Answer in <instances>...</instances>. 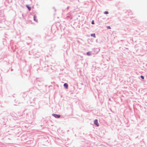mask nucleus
Wrapping results in <instances>:
<instances>
[{
    "label": "nucleus",
    "instance_id": "9b49d317",
    "mask_svg": "<svg viewBox=\"0 0 147 147\" xmlns=\"http://www.w3.org/2000/svg\"><path fill=\"white\" fill-rule=\"evenodd\" d=\"M91 23L92 24H94V22L93 20L92 22Z\"/></svg>",
    "mask_w": 147,
    "mask_h": 147
},
{
    "label": "nucleus",
    "instance_id": "7ed1b4c3",
    "mask_svg": "<svg viewBox=\"0 0 147 147\" xmlns=\"http://www.w3.org/2000/svg\"><path fill=\"white\" fill-rule=\"evenodd\" d=\"M64 86L66 89L68 88V84L67 83H65L63 85Z\"/></svg>",
    "mask_w": 147,
    "mask_h": 147
},
{
    "label": "nucleus",
    "instance_id": "f03ea898",
    "mask_svg": "<svg viewBox=\"0 0 147 147\" xmlns=\"http://www.w3.org/2000/svg\"><path fill=\"white\" fill-rule=\"evenodd\" d=\"M52 115L54 117L57 118H59L61 116L60 115H57L53 114Z\"/></svg>",
    "mask_w": 147,
    "mask_h": 147
},
{
    "label": "nucleus",
    "instance_id": "f257e3e1",
    "mask_svg": "<svg viewBox=\"0 0 147 147\" xmlns=\"http://www.w3.org/2000/svg\"><path fill=\"white\" fill-rule=\"evenodd\" d=\"M94 123L97 126H99V125L98 122V120L97 119H95L94 121Z\"/></svg>",
    "mask_w": 147,
    "mask_h": 147
},
{
    "label": "nucleus",
    "instance_id": "9d476101",
    "mask_svg": "<svg viewBox=\"0 0 147 147\" xmlns=\"http://www.w3.org/2000/svg\"><path fill=\"white\" fill-rule=\"evenodd\" d=\"M107 27L108 29H111V27L110 26H108Z\"/></svg>",
    "mask_w": 147,
    "mask_h": 147
},
{
    "label": "nucleus",
    "instance_id": "6e6552de",
    "mask_svg": "<svg viewBox=\"0 0 147 147\" xmlns=\"http://www.w3.org/2000/svg\"><path fill=\"white\" fill-rule=\"evenodd\" d=\"M109 13H108V12L107 11H105L104 13L105 14H108Z\"/></svg>",
    "mask_w": 147,
    "mask_h": 147
},
{
    "label": "nucleus",
    "instance_id": "0eeeda50",
    "mask_svg": "<svg viewBox=\"0 0 147 147\" xmlns=\"http://www.w3.org/2000/svg\"><path fill=\"white\" fill-rule=\"evenodd\" d=\"M26 6L28 8L29 10H30L31 7H30L28 6V5H26Z\"/></svg>",
    "mask_w": 147,
    "mask_h": 147
},
{
    "label": "nucleus",
    "instance_id": "423d86ee",
    "mask_svg": "<svg viewBox=\"0 0 147 147\" xmlns=\"http://www.w3.org/2000/svg\"><path fill=\"white\" fill-rule=\"evenodd\" d=\"M36 17L35 16H34V21H36V22H37V20H36Z\"/></svg>",
    "mask_w": 147,
    "mask_h": 147
},
{
    "label": "nucleus",
    "instance_id": "20e7f679",
    "mask_svg": "<svg viewBox=\"0 0 147 147\" xmlns=\"http://www.w3.org/2000/svg\"><path fill=\"white\" fill-rule=\"evenodd\" d=\"M86 54L88 56H90L91 55V52L90 51L87 52L86 53Z\"/></svg>",
    "mask_w": 147,
    "mask_h": 147
},
{
    "label": "nucleus",
    "instance_id": "39448f33",
    "mask_svg": "<svg viewBox=\"0 0 147 147\" xmlns=\"http://www.w3.org/2000/svg\"><path fill=\"white\" fill-rule=\"evenodd\" d=\"M90 35L91 36H93L94 38H95L96 36L94 34H92Z\"/></svg>",
    "mask_w": 147,
    "mask_h": 147
},
{
    "label": "nucleus",
    "instance_id": "1a4fd4ad",
    "mask_svg": "<svg viewBox=\"0 0 147 147\" xmlns=\"http://www.w3.org/2000/svg\"><path fill=\"white\" fill-rule=\"evenodd\" d=\"M141 78L142 79H144V76H141Z\"/></svg>",
    "mask_w": 147,
    "mask_h": 147
}]
</instances>
